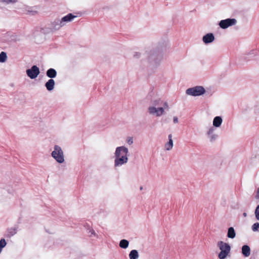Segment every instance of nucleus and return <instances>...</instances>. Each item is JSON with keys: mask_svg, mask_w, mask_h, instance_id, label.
<instances>
[{"mask_svg": "<svg viewBox=\"0 0 259 259\" xmlns=\"http://www.w3.org/2000/svg\"><path fill=\"white\" fill-rule=\"evenodd\" d=\"M214 36L212 33H209L204 35L202 37V40L205 44H208L214 41Z\"/></svg>", "mask_w": 259, "mask_h": 259, "instance_id": "nucleus-11", "label": "nucleus"}, {"mask_svg": "<svg viewBox=\"0 0 259 259\" xmlns=\"http://www.w3.org/2000/svg\"><path fill=\"white\" fill-rule=\"evenodd\" d=\"M7 59V56L6 53L5 52H1V63H4Z\"/></svg>", "mask_w": 259, "mask_h": 259, "instance_id": "nucleus-25", "label": "nucleus"}, {"mask_svg": "<svg viewBox=\"0 0 259 259\" xmlns=\"http://www.w3.org/2000/svg\"><path fill=\"white\" fill-rule=\"evenodd\" d=\"M237 23V20L235 18H227L222 20L219 22V26L222 29H226L230 26L235 25Z\"/></svg>", "mask_w": 259, "mask_h": 259, "instance_id": "nucleus-6", "label": "nucleus"}, {"mask_svg": "<svg viewBox=\"0 0 259 259\" xmlns=\"http://www.w3.org/2000/svg\"><path fill=\"white\" fill-rule=\"evenodd\" d=\"M255 198L256 199H259V188L257 189L256 193V195L255 196Z\"/></svg>", "mask_w": 259, "mask_h": 259, "instance_id": "nucleus-31", "label": "nucleus"}, {"mask_svg": "<svg viewBox=\"0 0 259 259\" xmlns=\"http://www.w3.org/2000/svg\"><path fill=\"white\" fill-rule=\"evenodd\" d=\"M254 214L256 219L259 221V213H258V212L254 211Z\"/></svg>", "mask_w": 259, "mask_h": 259, "instance_id": "nucleus-34", "label": "nucleus"}, {"mask_svg": "<svg viewBox=\"0 0 259 259\" xmlns=\"http://www.w3.org/2000/svg\"><path fill=\"white\" fill-rule=\"evenodd\" d=\"M222 122L223 120L221 116H215L213 120V125L214 127H219L221 125Z\"/></svg>", "mask_w": 259, "mask_h": 259, "instance_id": "nucleus-17", "label": "nucleus"}, {"mask_svg": "<svg viewBox=\"0 0 259 259\" xmlns=\"http://www.w3.org/2000/svg\"><path fill=\"white\" fill-rule=\"evenodd\" d=\"M164 48L161 50L156 49L147 53V59L153 66H158L162 60V52Z\"/></svg>", "mask_w": 259, "mask_h": 259, "instance_id": "nucleus-2", "label": "nucleus"}, {"mask_svg": "<svg viewBox=\"0 0 259 259\" xmlns=\"http://www.w3.org/2000/svg\"><path fill=\"white\" fill-rule=\"evenodd\" d=\"M89 233H91V236H92V235L96 236V233L94 230H90Z\"/></svg>", "mask_w": 259, "mask_h": 259, "instance_id": "nucleus-32", "label": "nucleus"}, {"mask_svg": "<svg viewBox=\"0 0 259 259\" xmlns=\"http://www.w3.org/2000/svg\"><path fill=\"white\" fill-rule=\"evenodd\" d=\"M214 128L211 127L207 132V135L209 136V138L211 142L214 141L218 137V135L213 134Z\"/></svg>", "mask_w": 259, "mask_h": 259, "instance_id": "nucleus-13", "label": "nucleus"}, {"mask_svg": "<svg viewBox=\"0 0 259 259\" xmlns=\"http://www.w3.org/2000/svg\"><path fill=\"white\" fill-rule=\"evenodd\" d=\"M206 91L202 86H195L193 88L188 89L186 91V93L188 95L192 96H199L203 95Z\"/></svg>", "mask_w": 259, "mask_h": 259, "instance_id": "nucleus-5", "label": "nucleus"}, {"mask_svg": "<svg viewBox=\"0 0 259 259\" xmlns=\"http://www.w3.org/2000/svg\"><path fill=\"white\" fill-rule=\"evenodd\" d=\"M151 104H152V106L156 107V106L162 105V101L160 99L153 100L151 101Z\"/></svg>", "mask_w": 259, "mask_h": 259, "instance_id": "nucleus-23", "label": "nucleus"}, {"mask_svg": "<svg viewBox=\"0 0 259 259\" xmlns=\"http://www.w3.org/2000/svg\"><path fill=\"white\" fill-rule=\"evenodd\" d=\"M129 245V241L126 239H122L120 241L119 246L121 248L126 249Z\"/></svg>", "mask_w": 259, "mask_h": 259, "instance_id": "nucleus-21", "label": "nucleus"}, {"mask_svg": "<svg viewBox=\"0 0 259 259\" xmlns=\"http://www.w3.org/2000/svg\"><path fill=\"white\" fill-rule=\"evenodd\" d=\"M168 142L165 144V148L166 150H170L173 147V141L172 139V135L169 134L168 136Z\"/></svg>", "mask_w": 259, "mask_h": 259, "instance_id": "nucleus-16", "label": "nucleus"}, {"mask_svg": "<svg viewBox=\"0 0 259 259\" xmlns=\"http://www.w3.org/2000/svg\"><path fill=\"white\" fill-rule=\"evenodd\" d=\"M143 189V187H140V190H142Z\"/></svg>", "mask_w": 259, "mask_h": 259, "instance_id": "nucleus-38", "label": "nucleus"}, {"mask_svg": "<svg viewBox=\"0 0 259 259\" xmlns=\"http://www.w3.org/2000/svg\"><path fill=\"white\" fill-rule=\"evenodd\" d=\"M10 32H6L3 34V41H9L11 40H13V39L12 38V35Z\"/></svg>", "mask_w": 259, "mask_h": 259, "instance_id": "nucleus-22", "label": "nucleus"}, {"mask_svg": "<svg viewBox=\"0 0 259 259\" xmlns=\"http://www.w3.org/2000/svg\"><path fill=\"white\" fill-rule=\"evenodd\" d=\"M7 191H8V192L10 194H13L14 193V190H10L9 189H8Z\"/></svg>", "mask_w": 259, "mask_h": 259, "instance_id": "nucleus-35", "label": "nucleus"}, {"mask_svg": "<svg viewBox=\"0 0 259 259\" xmlns=\"http://www.w3.org/2000/svg\"><path fill=\"white\" fill-rule=\"evenodd\" d=\"M141 53L139 52H135L134 54V57L135 59H139L141 57Z\"/></svg>", "mask_w": 259, "mask_h": 259, "instance_id": "nucleus-28", "label": "nucleus"}, {"mask_svg": "<svg viewBox=\"0 0 259 259\" xmlns=\"http://www.w3.org/2000/svg\"><path fill=\"white\" fill-rule=\"evenodd\" d=\"M173 121L175 123H177L179 121L178 118L176 116H174L173 118Z\"/></svg>", "mask_w": 259, "mask_h": 259, "instance_id": "nucleus-33", "label": "nucleus"}, {"mask_svg": "<svg viewBox=\"0 0 259 259\" xmlns=\"http://www.w3.org/2000/svg\"><path fill=\"white\" fill-rule=\"evenodd\" d=\"M241 250L242 253L245 257H248L250 255V248L248 245H244L242 246Z\"/></svg>", "mask_w": 259, "mask_h": 259, "instance_id": "nucleus-15", "label": "nucleus"}, {"mask_svg": "<svg viewBox=\"0 0 259 259\" xmlns=\"http://www.w3.org/2000/svg\"><path fill=\"white\" fill-rule=\"evenodd\" d=\"M162 104L163 105V108H164V109H168L169 107H168V103L167 102H165L163 103H162Z\"/></svg>", "mask_w": 259, "mask_h": 259, "instance_id": "nucleus-30", "label": "nucleus"}, {"mask_svg": "<svg viewBox=\"0 0 259 259\" xmlns=\"http://www.w3.org/2000/svg\"><path fill=\"white\" fill-rule=\"evenodd\" d=\"M26 72L30 78L35 79L40 73V71L36 65H33L31 68L27 69Z\"/></svg>", "mask_w": 259, "mask_h": 259, "instance_id": "nucleus-7", "label": "nucleus"}, {"mask_svg": "<svg viewBox=\"0 0 259 259\" xmlns=\"http://www.w3.org/2000/svg\"><path fill=\"white\" fill-rule=\"evenodd\" d=\"M236 236V232L233 227H231L228 228L227 232V237L231 239H233Z\"/></svg>", "mask_w": 259, "mask_h": 259, "instance_id": "nucleus-18", "label": "nucleus"}, {"mask_svg": "<svg viewBox=\"0 0 259 259\" xmlns=\"http://www.w3.org/2000/svg\"><path fill=\"white\" fill-rule=\"evenodd\" d=\"M251 229L253 232H259V223L256 222L251 226Z\"/></svg>", "mask_w": 259, "mask_h": 259, "instance_id": "nucleus-24", "label": "nucleus"}, {"mask_svg": "<svg viewBox=\"0 0 259 259\" xmlns=\"http://www.w3.org/2000/svg\"><path fill=\"white\" fill-rule=\"evenodd\" d=\"M127 143L129 145H132L133 143V139L132 137H128L127 140Z\"/></svg>", "mask_w": 259, "mask_h": 259, "instance_id": "nucleus-29", "label": "nucleus"}, {"mask_svg": "<svg viewBox=\"0 0 259 259\" xmlns=\"http://www.w3.org/2000/svg\"><path fill=\"white\" fill-rule=\"evenodd\" d=\"M76 17V16L73 15L72 13H69L60 20L63 26H64L66 25V23L72 21Z\"/></svg>", "mask_w": 259, "mask_h": 259, "instance_id": "nucleus-9", "label": "nucleus"}, {"mask_svg": "<svg viewBox=\"0 0 259 259\" xmlns=\"http://www.w3.org/2000/svg\"><path fill=\"white\" fill-rule=\"evenodd\" d=\"M55 85V82L53 79H50L47 81L45 84L47 90L51 92L54 89Z\"/></svg>", "mask_w": 259, "mask_h": 259, "instance_id": "nucleus-12", "label": "nucleus"}, {"mask_svg": "<svg viewBox=\"0 0 259 259\" xmlns=\"http://www.w3.org/2000/svg\"><path fill=\"white\" fill-rule=\"evenodd\" d=\"M52 157L59 163H62L64 162V152L60 146L55 145L54 147V150L51 153Z\"/></svg>", "mask_w": 259, "mask_h": 259, "instance_id": "nucleus-3", "label": "nucleus"}, {"mask_svg": "<svg viewBox=\"0 0 259 259\" xmlns=\"http://www.w3.org/2000/svg\"><path fill=\"white\" fill-rule=\"evenodd\" d=\"M3 2L6 3L7 4H14L17 2V0H1Z\"/></svg>", "mask_w": 259, "mask_h": 259, "instance_id": "nucleus-26", "label": "nucleus"}, {"mask_svg": "<svg viewBox=\"0 0 259 259\" xmlns=\"http://www.w3.org/2000/svg\"><path fill=\"white\" fill-rule=\"evenodd\" d=\"M243 216L244 217H246L247 216V213H246V212H243Z\"/></svg>", "mask_w": 259, "mask_h": 259, "instance_id": "nucleus-37", "label": "nucleus"}, {"mask_svg": "<svg viewBox=\"0 0 259 259\" xmlns=\"http://www.w3.org/2000/svg\"><path fill=\"white\" fill-rule=\"evenodd\" d=\"M254 211L259 213V204L256 206Z\"/></svg>", "mask_w": 259, "mask_h": 259, "instance_id": "nucleus-36", "label": "nucleus"}, {"mask_svg": "<svg viewBox=\"0 0 259 259\" xmlns=\"http://www.w3.org/2000/svg\"><path fill=\"white\" fill-rule=\"evenodd\" d=\"M60 21H61L59 19H57L51 22L50 29L52 31H54L58 30L61 27H63Z\"/></svg>", "mask_w": 259, "mask_h": 259, "instance_id": "nucleus-10", "label": "nucleus"}, {"mask_svg": "<svg viewBox=\"0 0 259 259\" xmlns=\"http://www.w3.org/2000/svg\"><path fill=\"white\" fill-rule=\"evenodd\" d=\"M57 73L56 70L54 68H50L46 72V75L50 79L55 78Z\"/></svg>", "mask_w": 259, "mask_h": 259, "instance_id": "nucleus-14", "label": "nucleus"}, {"mask_svg": "<svg viewBox=\"0 0 259 259\" xmlns=\"http://www.w3.org/2000/svg\"><path fill=\"white\" fill-rule=\"evenodd\" d=\"M218 246L221 250V252L218 255L219 258L220 259L226 258L230 252V246L228 243H225L222 241H220L218 242Z\"/></svg>", "mask_w": 259, "mask_h": 259, "instance_id": "nucleus-4", "label": "nucleus"}, {"mask_svg": "<svg viewBox=\"0 0 259 259\" xmlns=\"http://www.w3.org/2000/svg\"><path fill=\"white\" fill-rule=\"evenodd\" d=\"M7 244L6 241L5 239H1V249L6 246Z\"/></svg>", "mask_w": 259, "mask_h": 259, "instance_id": "nucleus-27", "label": "nucleus"}, {"mask_svg": "<svg viewBox=\"0 0 259 259\" xmlns=\"http://www.w3.org/2000/svg\"><path fill=\"white\" fill-rule=\"evenodd\" d=\"M17 233V230L15 228H9L7 230V234H6V236L7 237L10 238L11 236L14 235Z\"/></svg>", "mask_w": 259, "mask_h": 259, "instance_id": "nucleus-19", "label": "nucleus"}, {"mask_svg": "<svg viewBox=\"0 0 259 259\" xmlns=\"http://www.w3.org/2000/svg\"><path fill=\"white\" fill-rule=\"evenodd\" d=\"M148 112L150 114L156 115V116H161L164 113V108L158 107L154 106H149L148 108Z\"/></svg>", "mask_w": 259, "mask_h": 259, "instance_id": "nucleus-8", "label": "nucleus"}, {"mask_svg": "<svg viewBox=\"0 0 259 259\" xmlns=\"http://www.w3.org/2000/svg\"><path fill=\"white\" fill-rule=\"evenodd\" d=\"M128 152V148L125 146L116 147L114 152V166L115 168L120 167L127 163Z\"/></svg>", "mask_w": 259, "mask_h": 259, "instance_id": "nucleus-1", "label": "nucleus"}, {"mask_svg": "<svg viewBox=\"0 0 259 259\" xmlns=\"http://www.w3.org/2000/svg\"><path fill=\"white\" fill-rule=\"evenodd\" d=\"M139 256L138 251L136 249L131 250L129 253V257L130 259H138Z\"/></svg>", "mask_w": 259, "mask_h": 259, "instance_id": "nucleus-20", "label": "nucleus"}]
</instances>
